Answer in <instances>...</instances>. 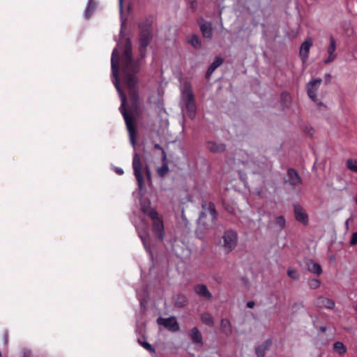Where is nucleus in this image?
<instances>
[{"label":"nucleus","mask_w":357,"mask_h":357,"mask_svg":"<svg viewBox=\"0 0 357 357\" xmlns=\"http://www.w3.org/2000/svg\"><path fill=\"white\" fill-rule=\"evenodd\" d=\"M237 242L238 236L236 233L234 231H227L224 233L220 241V245L225 251L229 252L235 248Z\"/></svg>","instance_id":"nucleus-4"},{"label":"nucleus","mask_w":357,"mask_h":357,"mask_svg":"<svg viewBox=\"0 0 357 357\" xmlns=\"http://www.w3.org/2000/svg\"><path fill=\"white\" fill-rule=\"evenodd\" d=\"M141 208L143 213L147 214L153 221L152 229L155 235L160 239L165 236L163 220L160 217L157 211L151 208L150 202L148 199H142Z\"/></svg>","instance_id":"nucleus-2"},{"label":"nucleus","mask_w":357,"mask_h":357,"mask_svg":"<svg viewBox=\"0 0 357 357\" xmlns=\"http://www.w3.org/2000/svg\"><path fill=\"white\" fill-rule=\"evenodd\" d=\"M200 29L205 38H211L212 37V26L210 23L201 24Z\"/></svg>","instance_id":"nucleus-16"},{"label":"nucleus","mask_w":357,"mask_h":357,"mask_svg":"<svg viewBox=\"0 0 357 357\" xmlns=\"http://www.w3.org/2000/svg\"><path fill=\"white\" fill-rule=\"evenodd\" d=\"M307 268L309 271H310L311 273H315L318 275H319L322 273V268H321V266L318 263H317L314 261H307Z\"/></svg>","instance_id":"nucleus-12"},{"label":"nucleus","mask_w":357,"mask_h":357,"mask_svg":"<svg viewBox=\"0 0 357 357\" xmlns=\"http://www.w3.org/2000/svg\"><path fill=\"white\" fill-rule=\"evenodd\" d=\"M116 173H118L119 174H123V171L122 169L121 168H116Z\"/></svg>","instance_id":"nucleus-41"},{"label":"nucleus","mask_w":357,"mask_h":357,"mask_svg":"<svg viewBox=\"0 0 357 357\" xmlns=\"http://www.w3.org/2000/svg\"><path fill=\"white\" fill-rule=\"evenodd\" d=\"M142 345L143 346L144 348H145L146 350L149 351H153V349L151 347V345L150 344H149L148 342H141Z\"/></svg>","instance_id":"nucleus-33"},{"label":"nucleus","mask_w":357,"mask_h":357,"mask_svg":"<svg viewBox=\"0 0 357 357\" xmlns=\"http://www.w3.org/2000/svg\"><path fill=\"white\" fill-rule=\"evenodd\" d=\"M96 7L95 3L92 0H89L86 8L84 12L85 18H89L94 10Z\"/></svg>","instance_id":"nucleus-23"},{"label":"nucleus","mask_w":357,"mask_h":357,"mask_svg":"<svg viewBox=\"0 0 357 357\" xmlns=\"http://www.w3.org/2000/svg\"><path fill=\"white\" fill-rule=\"evenodd\" d=\"M188 43L195 48H199L201 46L200 40L196 35L191 36L188 39Z\"/></svg>","instance_id":"nucleus-24"},{"label":"nucleus","mask_w":357,"mask_h":357,"mask_svg":"<svg viewBox=\"0 0 357 357\" xmlns=\"http://www.w3.org/2000/svg\"><path fill=\"white\" fill-rule=\"evenodd\" d=\"M208 149L213 153H222L225 150V146L223 144H217L215 142H209Z\"/></svg>","instance_id":"nucleus-14"},{"label":"nucleus","mask_w":357,"mask_h":357,"mask_svg":"<svg viewBox=\"0 0 357 357\" xmlns=\"http://www.w3.org/2000/svg\"><path fill=\"white\" fill-rule=\"evenodd\" d=\"M321 331H326V328H324V327L321 328Z\"/></svg>","instance_id":"nucleus-43"},{"label":"nucleus","mask_w":357,"mask_h":357,"mask_svg":"<svg viewBox=\"0 0 357 357\" xmlns=\"http://www.w3.org/2000/svg\"><path fill=\"white\" fill-rule=\"evenodd\" d=\"M139 235L142 239V241H143V243L144 245V247L146 248V249L148 250V245H147V242H146V239L145 237H144L142 234L139 231Z\"/></svg>","instance_id":"nucleus-36"},{"label":"nucleus","mask_w":357,"mask_h":357,"mask_svg":"<svg viewBox=\"0 0 357 357\" xmlns=\"http://www.w3.org/2000/svg\"><path fill=\"white\" fill-rule=\"evenodd\" d=\"M158 324L164 326L167 329L173 332L177 331L179 329V325L174 317L167 319L159 318Z\"/></svg>","instance_id":"nucleus-8"},{"label":"nucleus","mask_w":357,"mask_h":357,"mask_svg":"<svg viewBox=\"0 0 357 357\" xmlns=\"http://www.w3.org/2000/svg\"><path fill=\"white\" fill-rule=\"evenodd\" d=\"M255 306V303L253 301H249L247 303V307L249 308H252Z\"/></svg>","instance_id":"nucleus-37"},{"label":"nucleus","mask_w":357,"mask_h":357,"mask_svg":"<svg viewBox=\"0 0 357 357\" xmlns=\"http://www.w3.org/2000/svg\"><path fill=\"white\" fill-rule=\"evenodd\" d=\"M208 215L211 217V218L212 220H213L215 218V210L212 208H210L209 210H208ZM206 215H207V214H206L205 213H202L199 218V220H201L202 218H204Z\"/></svg>","instance_id":"nucleus-30"},{"label":"nucleus","mask_w":357,"mask_h":357,"mask_svg":"<svg viewBox=\"0 0 357 357\" xmlns=\"http://www.w3.org/2000/svg\"><path fill=\"white\" fill-rule=\"evenodd\" d=\"M270 344V341H266L256 349V354L258 357H264V351L268 349Z\"/></svg>","instance_id":"nucleus-21"},{"label":"nucleus","mask_w":357,"mask_h":357,"mask_svg":"<svg viewBox=\"0 0 357 357\" xmlns=\"http://www.w3.org/2000/svg\"><path fill=\"white\" fill-rule=\"evenodd\" d=\"M312 45L313 40L310 37L306 38L304 42L301 44L299 50V56L303 63L307 62L309 58L310 50Z\"/></svg>","instance_id":"nucleus-7"},{"label":"nucleus","mask_w":357,"mask_h":357,"mask_svg":"<svg viewBox=\"0 0 357 357\" xmlns=\"http://www.w3.org/2000/svg\"><path fill=\"white\" fill-rule=\"evenodd\" d=\"M181 100L184 104L187 114L193 119L196 114V105L190 84L185 81L181 86Z\"/></svg>","instance_id":"nucleus-3"},{"label":"nucleus","mask_w":357,"mask_h":357,"mask_svg":"<svg viewBox=\"0 0 357 357\" xmlns=\"http://www.w3.org/2000/svg\"><path fill=\"white\" fill-rule=\"evenodd\" d=\"M336 50V43L333 37H331L330 38V44L327 48V58L324 61L325 63H329L335 60L337 57V54L335 53Z\"/></svg>","instance_id":"nucleus-9"},{"label":"nucleus","mask_w":357,"mask_h":357,"mask_svg":"<svg viewBox=\"0 0 357 357\" xmlns=\"http://www.w3.org/2000/svg\"><path fill=\"white\" fill-rule=\"evenodd\" d=\"M311 286L316 289L320 286V282L318 280H314L312 282Z\"/></svg>","instance_id":"nucleus-35"},{"label":"nucleus","mask_w":357,"mask_h":357,"mask_svg":"<svg viewBox=\"0 0 357 357\" xmlns=\"http://www.w3.org/2000/svg\"><path fill=\"white\" fill-rule=\"evenodd\" d=\"M287 275L289 278L294 279V280H298L300 278L299 273L293 268H289L287 271Z\"/></svg>","instance_id":"nucleus-28"},{"label":"nucleus","mask_w":357,"mask_h":357,"mask_svg":"<svg viewBox=\"0 0 357 357\" xmlns=\"http://www.w3.org/2000/svg\"><path fill=\"white\" fill-rule=\"evenodd\" d=\"M114 84L119 92L121 100V112L124 117L127 129L129 132L130 141L134 146L135 144L136 131L132 119L126 112V94H128L132 106L135 107L138 100L137 73L139 72V63L132 59L131 46L130 41L126 40L125 46L122 49L121 44L113 50L111 59Z\"/></svg>","instance_id":"nucleus-1"},{"label":"nucleus","mask_w":357,"mask_h":357,"mask_svg":"<svg viewBox=\"0 0 357 357\" xmlns=\"http://www.w3.org/2000/svg\"><path fill=\"white\" fill-rule=\"evenodd\" d=\"M287 181L292 185H296L301 183V181L298 173L294 169H289L287 172Z\"/></svg>","instance_id":"nucleus-11"},{"label":"nucleus","mask_w":357,"mask_h":357,"mask_svg":"<svg viewBox=\"0 0 357 357\" xmlns=\"http://www.w3.org/2000/svg\"><path fill=\"white\" fill-rule=\"evenodd\" d=\"M190 3L193 8L196 6V0H189Z\"/></svg>","instance_id":"nucleus-39"},{"label":"nucleus","mask_w":357,"mask_h":357,"mask_svg":"<svg viewBox=\"0 0 357 357\" xmlns=\"http://www.w3.org/2000/svg\"><path fill=\"white\" fill-rule=\"evenodd\" d=\"M155 148H157V149H160V146H159V145H155Z\"/></svg>","instance_id":"nucleus-44"},{"label":"nucleus","mask_w":357,"mask_h":357,"mask_svg":"<svg viewBox=\"0 0 357 357\" xmlns=\"http://www.w3.org/2000/svg\"><path fill=\"white\" fill-rule=\"evenodd\" d=\"M168 167L166 164H164L161 167L158 168V172L160 176H164L168 172Z\"/></svg>","instance_id":"nucleus-31"},{"label":"nucleus","mask_w":357,"mask_h":357,"mask_svg":"<svg viewBox=\"0 0 357 357\" xmlns=\"http://www.w3.org/2000/svg\"><path fill=\"white\" fill-rule=\"evenodd\" d=\"M321 83L322 79L315 78L308 82L306 86V91L309 98L314 102H317L319 100L318 91Z\"/></svg>","instance_id":"nucleus-6"},{"label":"nucleus","mask_w":357,"mask_h":357,"mask_svg":"<svg viewBox=\"0 0 357 357\" xmlns=\"http://www.w3.org/2000/svg\"><path fill=\"white\" fill-rule=\"evenodd\" d=\"M187 303V299L183 296H178L175 300V305L178 307H183Z\"/></svg>","instance_id":"nucleus-27"},{"label":"nucleus","mask_w":357,"mask_h":357,"mask_svg":"<svg viewBox=\"0 0 357 357\" xmlns=\"http://www.w3.org/2000/svg\"><path fill=\"white\" fill-rule=\"evenodd\" d=\"M356 310L357 311V305L356 306Z\"/></svg>","instance_id":"nucleus-45"},{"label":"nucleus","mask_w":357,"mask_h":357,"mask_svg":"<svg viewBox=\"0 0 357 357\" xmlns=\"http://www.w3.org/2000/svg\"><path fill=\"white\" fill-rule=\"evenodd\" d=\"M190 337L193 342L197 343H202V336L197 328H192L190 331Z\"/></svg>","instance_id":"nucleus-17"},{"label":"nucleus","mask_w":357,"mask_h":357,"mask_svg":"<svg viewBox=\"0 0 357 357\" xmlns=\"http://www.w3.org/2000/svg\"><path fill=\"white\" fill-rule=\"evenodd\" d=\"M221 328L227 334L231 333V326L230 321L225 319L221 321Z\"/></svg>","instance_id":"nucleus-22"},{"label":"nucleus","mask_w":357,"mask_h":357,"mask_svg":"<svg viewBox=\"0 0 357 357\" xmlns=\"http://www.w3.org/2000/svg\"><path fill=\"white\" fill-rule=\"evenodd\" d=\"M294 209L296 220L303 225H307L308 222V216L304 209L298 205H295Z\"/></svg>","instance_id":"nucleus-10"},{"label":"nucleus","mask_w":357,"mask_h":357,"mask_svg":"<svg viewBox=\"0 0 357 357\" xmlns=\"http://www.w3.org/2000/svg\"><path fill=\"white\" fill-rule=\"evenodd\" d=\"M345 165L347 168L352 172L357 173V160L349 158L346 160Z\"/></svg>","instance_id":"nucleus-18"},{"label":"nucleus","mask_w":357,"mask_h":357,"mask_svg":"<svg viewBox=\"0 0 357 357\" xmlns=\"http://www.w3.org/2000/svg\"><path fill=\"white\" fill-rule=\"evenodd\" d=\"M242 164L245 165L248 169H249L250 171H253L254 169H253V165H254V163L252 162V161H243L242 160L241 161Z\"/></svg>","instance_id":"nucleus-32"},{"label":"nucleus","mask_w":357,"mask_h":357,"mask_svg":"<svg viewBox=\"0 0 357 357\" xmlns=\"http://www.w3.org/2000/svg\"><path fill=\"white\" fill-rule=\"evenodd\" d=\"M151 33L149 30H145L141 32L140 35V45L142 47H146L151 40Z\"/></svg>","instance_id":"nucleus-13"},{"label":"nucleus","mask_w":357,"mask_h":357,"mask_svg":"<svg viewBox=\"0 0 357 357\" xmlns=\"http://www.w3.org/2000/svg\"><path fill=\"white\" fill-rule=\"evenodd\" d=\"M335 352L343 355L347 352V347L341 342H336L333 345Z\"/></svg>","instance_id":"nucleus-20"},{"label":"nucleus","mask_w":357,"mask_h":357,"mask_svg":"<svg viewBox=\"0 0 357 357\" xmlns=\"http://www.w3.org/2000/svg\"><path fill=\"white\" fill-rule=\"evenodd\" d=\"M275 224L282 229L284 227L286 220L283 216H279L275 218Z\"/></svg>","instance_id":"nucleus-29"},{"label":"nucleus","mask_w":357,"mask_h":357,"mask_svg":"<svg viewBox=\"0 0 357 357\" xmlns=\"http://www.w3.org/2000/svg\"><path fill=\"white\" fill-rule=\"evenodd\" d=\"M350 243L351 245H356L357 243V232L352 234Z\"/></svg>","instance_id":"nucleus-34"},{"label":"nucleus","mask_w":357,"mask_h":357,"mask_svg":"<svg viewBox=\"0 0 357 357\" xmlns=\"http://www.w3.org/2000/svg\"><path fill=\"white\" fill-rule=\"evenodd\" d=\"M24 357H31L29 352V351H25L24 353Z\"/></svg>","instance_id":"nucleus-42"},{"label":"nucleus","mask_w":357,"mask_h":357,"mask_svg":"<svg viewBox=\"0 0 357 357\" xmlns=\"http://www.w3.org/2000/svg\"><path fill=\"white\" fill-rule=\"evenodd\" d=\"M123 0H119V8H120L121 13H122V9H123Z\"/></svg>","instance_id":"nucleus-38"},{"label":"nucleus","mask_w":357,"mask_h":357,"mask_svg":"<svg viewBox=\"0 0 357 357\" xmlns=\"http://www.w3.org/2000/svg\"><path fill=\"white\" fill-rule=\"evenodd\" d=\"M195 291L197 294L204 298H209L211 296V293L205 285L201 284L196 286Z\"/></svg>","instance_id":"nucleus-15"},{"label":"nucleus","mask_w":357,"mask_h":357,"mask_svg":"<svg viewBox=\"0 0 357 357\" xmlns=\"http://www.w3.org/2000/svg\"><path fill=\"white\" fill-rule=\"evenodd\" d=\"M132 167L135 176L137 181L139 190H142L144 185V177L142 173V165L138 154L135 153L132 160Z\"/></svg>","instance_id":"nucleus-5"},{"label":"nucleus","mask_w":357,"mask_h":357,"mask_svg":"<svg viewBox=\"0 0 357 357\" xmlns=\"http://www.w3.org/2000/svg\"><path fill=\"white\" fill-rule=\"evenodd\" d=\"M201 319L204 324L208 326H212L213 324V317L208 313H204L202 314Z\"/></svg>","instance_id":"nucleus-25"},{"label":"nucleus","mask_w":357,"mask_h":357,"mask_svg":"<svg viewBox=\"0 0 357 357\" xmlns=\"http://www.w3.org/2000/svg\"><path fill=\"white\" fill-rule=\"evenodd\" d=\"M146 174L147 175V177L150 179L151 174H150V170L148 167H146Z\"/></svg>","instance_id":"nucleus-40"},{"label":"nucleus","mask_w":357,"mask_h":357,"mask_svg":"<svg viewBox=\"0 0 357 357\" xmlns=\"http://www.w3.org/2000/svg\"><path fill=\"white\" fill-rule=\"evenodd\" d=\"M223 60L220 57H216L208 68L207 75H210L213 71L222 63Z\"/></svg>","instance_id":"nucleus-19"},{"label":"nucleus","mask_w":357,"mask_h":357,"mask_svg":"<svg viewBox=\"0 0 357 357\" xmlns=\"http://www.w3.org/2000/svg\"><path fill=\"white\" fill-rule=\"evenodd\" d=\"M322 305L328 309H333L335 307V302L331 299L324 298L322 299Z\"/></svg>","instance_id":"nucleus-26"}]
</instances>
